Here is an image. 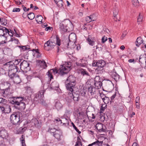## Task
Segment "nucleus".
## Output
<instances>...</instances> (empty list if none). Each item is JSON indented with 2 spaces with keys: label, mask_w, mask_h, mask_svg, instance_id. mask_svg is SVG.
Returning <instances> with one entry per match:
<instances>
[{
  "label": "nucleus",
  "mask_w": 146,
  "mask_h": 146,
  "mask_svg": "<svg viewBox=\"0 0 146 146\" xmlns=\"http://www.w3.org/2000/svg\"><path fill=\"white\" fill-rule=\"evenodd\" d=\"M44 86L42 87V89L39 91L37 93L34 94V100L36 101L40 102V103L43 106L47 107L48 104L46 103V101L44 100V93L45 92L46 90L44 89Z\"/></svg>",
  "instance_id": "obj_1"
},
{
  "label": "nucleus",
  "mask_w": 146,
  "mask_h": 146,
  "mask_svg": "<svg viewBox=\"0 0 146 146\" xmlns=\"http://www.w3.org/2000/svg\"><path fill=\"white\" fill-rule=\"evenodd\" d=\"M22 114L20 112H14L10 116V121L13 125H19L22 121Z\"/></svg>",
  "instance_id": "obj_2"
},
{
  "label": "nucleus",
  "mask_w": 146,
  "mask_h": 146,
  "mask_svg": "<svg viewBox=\"0 0 146 146\" xmlns=\"http://www.w3.org/2000/svg\"><path fill=\"white\" fill-rule=\"evenodd\" d=\"M76 84V78L74 76L70 75L68 76L65 81V84L67 90H72Z\"/></svg>",
  "instance_id": "obj_3"
},
{
  "label": "nucleus",
  "mask_w": 146,
  "mask_h": 146,
  "mask_svg": "<svg viewBox=\"0 0 146 146\" xmlns=\"http://www.w3.org/2000/svg\"><path fill=\"white\" fill-rule=\"evenodd\" d=\"M71 66V64L70 62H65V64L60 66V73L62 75L66 74L70 70Z\"/></svg>",
  "instance_id": "obj_4"
},
{
  "label": "nucleus",
  "mask_w": 146,
  "mask_h": 146,
  "mask_svg": "<svg viewBox=\"0 0 146 146\" xmlns=\"http://www.w3.org/2000/svg\"><path fill=\"white\" fill-rule=\"evenodd\" d=\"M11 62H8L4 64L6 65L9 67V72L8 74L10 73V74H15L16 72L18 71L19 68L18 66L15 65V64H11Z\"/></svg>",
  "instance_id": "obj_5"
},
{
  "label": "nucleus",
  "mask_w": 146,
  "mask_h": 146,
  "mask_svg": "<svg viewBox=\"0 0 146 146\" xmlns=\"http://www.w3.org/2000/svg\"><path fill=\"white\" fill-rule=\"evenodd\" d=\"M20 69L24 72L27 73L31 70L29 64L26 60H24L19 65Z\"/></svg>",
  "instance_id": "obj_6"
},
{
  "label": "nucleus",
  "mask_w": 146,
  "mask_h": 146,
  "mask_svg": "<svg viewBox=\"0 0 146 146\" xmlns=\"http://www.w3.org/2000/svg\"><path fill=\"white\" fill-rule=\"evenodd\" d=\"M9 103L13 104L16 105L19 104L20 102L25 101V99L21 96L12 97H10Z\"/></svg>",
  "instance_id": "obj_7"
},
{
  "label": "nucleus",
  "mask_w": 146,
  "mask_h": 146,
  "mask_svg": "<svg viewBox=\"0 0 146 146\" xmlns=\"http://www.w3.org/2000/svg\"><path fill=\"white\" fill-rule=\"evenodd\" d=\"M8 76L10 79L12 80L14 83L17 84H20L22 81L20 76L18 75H17L16 74H10V73L8 74Z\"/></svg>",
  "instance_id": "obj_8"
},
{
  "label": "nucleus",
  "mask_w": 146,
  "mask_h": 146,
  "mask_svg": "<svg viewBox=\"0 0 146 146\" xmlns=\"http://www.w3.org/2000/svg\"><path fill=\"white\" fill-rule=\"evenodd\" d=\"M68 93V95L70 97V98L73 100L75 102L78 101L79 100V97L80 96L78 92H74L73 90H69Z\"/></svg>",
  "instance_id": "obj_9"
},
{
  "label": "nucleus",
  "mask_w": 146,
  "mask_h": 146,
  "mask_svg": "<svg viewBox=\"0 0 146 146\" xmlns=\"http://www.w3.org/2000/svg\"><path fill=\"white\" fill-rule=\"evenodd\" d=\"M67 25L66 24L65 21H63L60 23L59 25V28L61 33H63L67 31L68 30L67 28Z\"/></svg>",
  "instance_id": "obj_10"
},
{
  "label": "nucleus",
  "mask_w": 146,
  "mask_h": 146,
  "mask_svg": "<svg viewBox=\"0 0 146 146\" xmlns=\"http://www.w3.org/2000/svg\"><path fill=\"white\" fill-rule=\"evenodd\" d=\"M56 46V44L55 41L51 39L47 41L45 44L44 45V48L46 46H49L51 48H54L55 46Z\"/></svg>",
  "instance_id": "obj_11"
},
{
  "label": "nucleus",
  "mask_w": 146,
  "mask_h": 146,
  "mask_svg": "<svg viewBox=\"0 0 146 146\" xmlns=\"http://www.w3.org/2000/svg\"><path fill=\"white\" fill-rule=\"evenodd\" d=\"M25 101L26 100H25V101H23L20 102L19 104H17L16 106H15V108L20 110H24L25 109L26 106V104L25 102Z\"/></svg>",
  "instance_id": "obj_12"
},
{
  "label": "nucleus",
  "mask_w": 146,
  "mask_h": 146,
  "mask_svg": "<svg viewBox=\"0 0 146 146\" xmlns=\"http://www.w3.org/2000/svg\"><path fill=\"white\" fill-rule=\"evenodd\" d=\"M97 79H100V77L99 76H96L94 80V85L95 87V88L97 89H100L101 88V86L102 85V83L101 82V81L97 80Z\"/></svg>",
  "instance_id": "obj_13"
},
{
  "label": "nucleus",
  "mask_w": 146,
  "mask_h": 146,
  "mask_svg": "<svg viewBox=\"0 0 146 146\" xmlns=\"http://www.w3.org/2000/svg\"><path fill=\"white\" fill-rule=\"evenodd\" d=\"M96 127L99 132L106 131V127L102 123H98L96 124Z\"/></svg>",
  "instance_id": "obj_14"
},
{
  "label": "nucleus",
  "mask_w": 146,
  "mask_h": 146,
  "mask_svg": "<svg viewBox=\"0 0 146 146\" xmlns=\"http://www.w3.org/2000/svg\"><path fill=\"white\" fill-rule=\"evenodd\" d=\"M62 134V131L60 130H57L55 133L53 134V135L58 141H60L61 137L63 136Z\"/></svg>",
  "instance_id": "obj_15"
},
{
  "label": "nucleus",
  "mask_w": 146,
  "mask_h": 146,
  "mask_svg": "<svg viewBox=\"0 0 146 146\" xmlns=\"http://www.w3.org/2000/svg\"><path fill=\"white\" fill-rule=\"evenodd\" d=\"M9 136V134L7 130L4 129L0 131V137L3 139H7Z\"/></svg>",
  "instance_id": "obj_16"
},
{
  "label": "nucleus",
  "mask_w": 146,
  "mask_h": 146,
  "mask_svg": "<svg viewBox=\"0 0 146 146\" xmlns=\"http://www.w3.org/2000/svg\"><path fill=\"white\" fill-rule=\"evenodd\" d=\"M36 62L38 66H40L42 68L45 69L47 67L46 62L44 60L42 61L40 60H36Z\"/></svg>",
  "instance_id": "obj_17"
},
{
  "label": "nucleus",
  "mask_w": 146,
  "mask_h": 146,
  "mask_svg": "<svg viewBox=\"0 0 146 146\" xmlns=\"http://www.w3.org/2000/svg\"><path fill=\"white\" fill-rule=\"evenodd\" d=\"M76 35L74 33H71L69 36L68 38L69 40V42H72L74 43L75 40L76 39ZM69 43H68V46H69Z\"/></svg>",
  "instance_id": "obj_18"
},
{
  "label": "nucleus",
  "mask_w": 146,
  "mask_h": 146,
  "mask_svg": "<svg viewBox=\"0 0 146 146\" xmlns=\"http://www.w3.org/2000/svg\"><path fill=\"white\" fill-rule=\"evenodd\" d=\"M31 122L36 127L39 128L41 126V122L36 119H33L31 120Z\"/></svg>",
  "instance_id": "obj_19"
},
{
  "label": "nucleus",
  "mask_w": 146,
  "mask_h": 146,
  "mask_svg": "<svg viewBox=\"0 0 146 146\" xmlns=\"http://www.w3.org/2000/svg\"><path fill=\"white\" fill-rule=\"evenodd\" d=\"M51 88L54 90H57L59 87L58 83L54 81L52 82L50 84Z\"/></svg>",
  "instance_id": "obj_20"
},
{
  "label": "nucleus",
  "mask_w": 146,
  "mask_h": 146,
  "mask_svg": "<svg viewBox=\"0 0 146 146\" xmlns=\"http://www.w3.org/2000/svg\"><path fill=\"white\" fill-rule=\"evenodd\" d=\"M10 88L9 87L7 88L6 89L1 90L2 95L4 97H5L9 94V91Z\"/></svg>",
  "instance_id": "obj_21"
},
{
  "label": "nucleus",
  "mask_w": 146,
  "mask_h": 146,
  "mask_svg": "<svg viewBox=\"0 0 146 146\" xmlns=\"http://www.w3.org/2000/svg\"><path fill=\"white\" fill-rule=\"evenodd\" d=\"M112 77L115 81L117 82L119 80L120 76L116 72H113L111 74Z\"/></svg>",
  "instance_id": "obj_22"
},
{
  "label": "nucleus",
  "mask_w": 146,
  "mask_h": 146,
  "mask_svg": "<svg viewBox=\"0 0 146 146\" xmlns=\"http://www.w3.org/2000/svg\"><path fill=\"white\" fill-rule=\"evenodd\" d=\"M55 106L56 108L58 110L62 108V105L59 101H58L56 102Z\"/></svg>",
  "instance_id": "obj_23"
},
{
  "label": "nucleus",
  "mask_w": 146,
  "mask_h": 146,
  "mask_svg": "<svg viewBox=\"0 0 146 146\" xmlns=\"http://www.w3.org/2000/svg\"><path fill=\"white\" fill-rule=\"evenodd\" d=\"M143 39L141 37H139L137 38L135 42V44L137 46L139 47L143 43Z\"/></svg>",
  "instance_id": "obj_24"
},
{
  "label": "nucleus",
  "mask_w": 146,
  "mask_h": 146,
  "mask_svg": "<svg viewBox=\"0 0 146 146\" xmlns=\"http://www.w3.org/2000/svg\"><path fill=\"white\" fill-rule=\"evenodd\" d=\"M0 30H1L2 31V33H5V34L8 33L9 36H11V35L9 34L10 31L6 27H3L2 26H0Z\"/></svg>",
  "instance_id": "obj_25"
},
{
  "label": "nucleus",
  "mask_w": 146,
  "mask_h": 146,
  "mask_svg": "<svg viewBox=\"0 0 146 146\" xmlns=\"http://www.w3.org/2000/svg\"><path fill=\"white\" fill-rule=\"evenodd\" d=\"M95 88H94L92 86H90V87L88 88V90L89 92L91 94V95L94 94L95 92Z\"/></svg>",
  "instance_id": "obj_26"
},
{
  "label": "nucleus",
  "mask_w": 146,
  "mask_h": 146,
  "mask_svg": "<svg viewBox=\"0 0 146 146\" xmlns=\"http://www.w3.org/2000/svg\"><path fill=\"white\" fill-rule=\"evenodd\" d=\"M96 72L98 74H102L104 72L103 67H98L96 69Z\"/></svg>",
  "instance_id": "obj_27"
},
{
  "label": "nucleus",
  "mask_w": 146,
  "mask_h": 146,
  "mask_svg": "<svg viewBox=\"0 0 146 146\" xmlns=\"http://www.w3.org/2000/svg\"><path fill=\"white\" fill-rule=\"evenodd\" d=\"M97 67H104V66L105 65V61L103 60H101V61H99L98 62Z\"/></svg>",
  "instance_id": "obj_28"
},
{
  "label": "nucleus",
  "mask_w": 146,
  "mask_h": 146,
  "mask_svg": "<svg viewBox=\"0 0 146 146\" xmlns=\"http://www.w3.org/2000/svg\"><path fill=\"white\" fill-rule=\"evenodd\" d=\"M25 127H21L18 129L17 131V133L18 134H22L25 131L26 129Z\"/></svg>",
  "instance_id": "obj_29"
},
{
  "label": "nucleus",
  "mask_w": 146,
  "mask_h": 146,
  "mask_svg": "<svg viewBox=\"0 0 146 146\" xmlns=\"http://www.w3.org/2000/svg\"><path fill=\"white\" fill-rule=\"evenodd\" d=\"M43 17L40 15H38L36 18V21L38 23L42 22Z\"/></svg>",
  "instance_id": "obj_30"
},
{
  "label": "nucleus",
  "mask_w": 146,
  "mask_h": 146,
  "mask_svg": "<svg viewBox=\"0 0 146 146\" xmlns=\"http://www.w3.org/2000/svg\"><path fill=\"white\" fill-rule=\"evenodd\" d=\"M102 99L105 104H107L109 103L110 99L109 97L105 96L104 98H103Z\"/></svg>",
  "instance_id": "obj_31"
},
{
  "label": "nucleus",
  "mask_w": 146,
  "mask_h": 146,
  "mask_svg": "<svg viewBox=\"0 0 146 146\" xmlns=\"http://www.w3.org/2000/svg\"><path fill=\"white\" fill-rule=\"evenodd\" d=\"M33 52L35 51V52L37 54L36 56V57L37 58H39L41 56V54H40L38 49H33L32 50Z\"/></svg>",
  "instance_id": "obj_32"
},
{
  "label": "nucleus",
  "mask_w": 146,
  "mask_h": 146,
  "mask_svg": "<svg viewBox=\"0 0 146 146\" xmlns=\"http://www.w3.org/2000/svg\"><path fill=\"white\" fill-rule=\"evenodd\" d=\"M11 106L9 105H7L6 106V107L5 108V113H8L11 112Z\"/></svg>",
  "instance_id": "obj_33"
},
{
  "label": "nucleus",
  "mask_w": 146,
  "mask_h": 146,
  "mask_svg": "<svg viewBox=\"0 0 146 146\" xmlns=\"http://www.w3.org/2000/svg\"><path fill=\"white\" fill-rule=\"evenodd\" d=\"M81 74L83 76L86 75L90 76L88 72L85 69H82L81 71Z\"/></svg>",
  "instance_id": "obj_34"
},
{
  "label": "nucleus",
  "mask_w": 146,
  "mask_h": 146,
  "mask_svg": "<svg viewBox=\"0 0 146 146\" xmlns=\"http://www.w3.org/2000/svg\"><path fill=\"white\" fill-rule=\"evenodd\" d=\"M7 20L4 18H0V23L2 25H6L7 24Z\"/></svg>",
  "instance_id": "obj_35"
},
{
  "label": "nucleus",
  "mask_w": 146,
  "mask_h": 146,
  "mask_svg": "<svg viewBox=\"0 0 146 146\" xmlns=\"http://www.w3.org/2000/svg\"><path fill=\"white\" fill-rule=\"evenodd\" d=\"M28 17L30 20L33 19L35 17L34 14L33 13H30L28 14Z\"/></svg>",
  "instance_id": "obj_36"
},
{
  "label": "nucleus",
  "mask_w": 146,
  "mask_h": 146,
  "mask_svg": "<svg viewBox=\"0 0 146 146\" xmlns=\"http://www.w3.org/2000/svg\"><path fill=\"white\" fill-rule=\"evenodd\" d=\"M56 42H55L56 45H57L58 46H60L61 44V40L58 36L56 35Z\"/></svg>",
  "instance_id": "obj_37"
},
{
  "label": "nucleus",
  "mask_w": 146,
  "mask_h": 146,
  "mask_svg": "<svg viewBox=\"0 0 146 146\" xmlns=\"http://www.w3.org/2000/svg\"><path fill=\"white\" fill-rule=\"evenodd\" d=\"M81 62V63H80V64L81 65H80L81 66L84 67L87 65V62L86 60L82 59Z\"/></svg>",
  "instance_id": "obj_38"
},
{
  "label": "nucleus",
  "mask_w": 146,
  "mask_h": 146,
  "mask_svg": "<svg viewBox=\"0 0 146 146\" xmlns=\"http://www.w3.org/2000/svg\"><path fill=\"white\" fill-rule=\"evenodd\" d=\"M52 73V72L51 70L48 71V72L47 73V75L49 78V79L50 80H51V79H53V77Z\"/></svg>",
  "instance_id": "obj_39"
},
{
  "label": "nucleus",
  "mask_w": 146,
  "mask_h": 146,
  "mask_svg": "<svg viewBox=\"0 0 146 146\" xmlns=\"http://www.w3.org/2000/svg\"><path fill=\"white\" fill-rule=\"evenodd\" d=\"M57 130L55 128H49L48 131L51 133L54 134Z\"/></svg>",
  "instance_id": "obj_40"
},
{
  "label": "nucleus",
  "mask_w": 146,
  "mask_h": 146,
  "mask_svg": "<svg viewBox=\"0 0 146 146\" xmlns=\"http://www.w3.org/2000/svg\"><path fill=\"white\" fill-rule=\"evenodd\" d=\"M132 4L135 6H137L139 5V2L138 0H132Z\"/></svg>",
  "instance_id": "obj_41"
},
{
  "label": "nucleus",
  "mask_w": 146,
  "mask_h": 146,
  "mask_svg": "<svg viewBox=\"0 0 146 146\" xmlns=\"http://www.w3.org/2000/svg\"><path fill=\"white\" fill-rule=\"evenodd\" d=\"M139 62L142 64L144 62H145V66H146V58H140V57Z\"/></svg>",
  "instance_id": "obj_42"
},
{
  "label": "nucleus",
  "mask_w": 146,
  "mask_h": 146,
  "mask_svg": "<svg viewBox=\"0 0 146 146\" xmlns=\"http://www.w3.org/2000/svg\"><path fill=\"white\" fill-rule=\"evenodd\" d=\"M72 126L75 129V130L79 134H80L81 133V132L78 129L77 127L75 126L74 124L73 123H72Z\"/></svg>",
  "instance_id": "obj_43"
},
{
  "label": "nucleus",
  "mask_w": 146,
  "mask_h": 146,
  "mask_svg": "<svg viewBox=\"0 0 146 146\" xmlns=\"http://www.w3.org/2000/svg\"><path fill=\"white\" fill-rule=\"evenodd\" d=\"M107 106V105L105 104H102L100 108V111L101 112H103L106 109V107Z\"/></svg>",
  "instance_id": "obj_44"
},
{
  "label": "nucleus",
  "mask_w": 146,
  "mask_h": 146,
  "mask_svg": "<svg viewBox=\"0 0 146 146\" xmlns=\"http://www.w3.org/2000/svg\"><path fill=\"white\" fill-rule=\"evenodd\" d=\"M52 70V72L54 73V74H56V73H58L59 75H60L61 76H62L63 75H62L60 74V73L59 72L60 71V68L58 70H57V69H52L50 70Z\"/></svg>",
  "instance_id": "obj_45"
},
{
  "label": "nucleus",
  "mask_w": 146,
  "mask_h": 146,
  "mask_svg": "<svg viewBox=\"0 0 146 146\" xmlns=\"http://www.w3.org/2000/svg\"><path fill=\"white\" fill-rule=\"evenodd\" d=\"M119 12L118 9L117 8H116L113 11V16H117L118 15Z\"/></svg>",
  "instance_id": "obj_46"
},
{
  "label": "nucleus",
  "mask_w": 146,
  "mask_h": 146,
  "mask_svg": "<svg viewBox=\"0 0 146 146\" xmlns=\"http://www.w3.org/2000/svg\"><path fill=\"white\" fill-rule=\"evenodd\" d=\"M88 42H89V44L93 46L95 43V42L94 41L92 40L91 39H89V38H88L87 39Z\"/></svg>",
  "instance_id": "obj_47"
},
{
  "label": "nucleus",
  "mask_w": 146,
  "mask_h": 146,
  "mask_svg": "<svg viewBox=\"0 0 146 146\" xmlns=\"http://www.w3.org/2000/svg\"><path fill=\"white\" fill-rule=\"evenodd\" d=\"M63 2L62 0H60L58 2V3H56L58 6L59 7H61L63 6Z\"/></svg>",
  "instance_id": "obj_48"
},
{
  "label": "nucleus",
  "mask_w": 146,
  "mask_h": 146,
  "mask_svg": "<svg viewBox=\"0 0 146 146\" xmlns=\"http://www.w3.org/2000/svg\"><path fill=\"white\" fill-rule=\"evenodd\" d=\"M116 92H115V93L113 94L111 97V100L110 101V104H111L112 102H113V100L114 99V98L116 96Z\"/></svg>",
  "instance_id": "obj_49"
},
{
  "label": "nucleus",
  "mask_w": 146,
  "mask_h": 146,
  "mask_svg": "<svg viewBox=\"0 0 146 146\" xmlns=\"http://www.w3.org/2000/svg\"><path fill=\"white\" fill-rule=\"evenodd\" d=\"M33 76H35V77L38 78H40V76L38 73L35 72H33Z\"/></svg>",
  "instance_id": "obj_50"
},
{
  "label": "nucleus",
  "mask_w": 146,
  "mask_h": 146,
  "mask_svg": "<svg viewBox=\"0 0 146 146\" xmlns=\"http://www.w3.org/2000/svg\"><path fill=\"white\" fill-rule=\"evenodd\" d=\"M21 61V59H17L16 60L15 62L13 63V64H15V65L17 66L19 65V64L20 62Z\"/></svg>",
  "instance_id": "obj_51"
},
{
  "label": "nucleus",
  "mask_w": 146,
  "mask_h": 146,
  "mask_svg": "<svg viewBox=\"0 0 146 146\" xmlns=\"http://www.w3.org/2000/svg\"><path fill=\"white\" fill-rule=\"evenodd\" d=\"M143 20V17L142 16L140 15V13H139V15L137 18V22H141Z\"/></svg>",
  "instance_id": "obj_52"
},
{
  "label": "nucleus",
  "mask_w": 146,
  "mask_h": 146,
  "mask_svg": "<svg viewBox=\"0 0 146 146\" xmlns=\"http://www.w3.org/2000/svg\"><path fill=\"white\" fill-rule=\"evenodd\" d=\"M107 40V37L105 36H103L102 38V42L104 43Z\"/></svg>",
  "instance_id": "obj_53"
},
{
  "label": "nucleus",
  "mask_w": 146,
  "mask_h": 146,
  "mask_svg": "<svg viewBox=\"0 0 146 146\" xmlns=\"http://www.w3.org/2000/svg\"><path fill=\"white\" fill-rule=\"evenodd\" d=\"M62 119L63 124H65L68 122V120L66 118H62Z\"/></svg>",
  "instance_id": "obj_54"
},
{
  "label": "nucleus",
  "mask_w": 146,
  "mask_h": 146,
  "mask_svg": "<svg viewBox=\"0 0 146 146\" xmlns=\"http://www.w3.org/2000/svg\"><path fill=\"white\" fill-rule=\"evenodd\" d=\"M6 100L2 98H0V103L5 104L6 102Z\"/></svg>",
  "instance_id": "obj_55"
},
{
  "label": "nucleus",
  "mask_w": 146,
  "mask_h": 146,
  "mask_svg": "<svg viewBox=\"0 0 146 146\" xmlns=\"http://www.w3.org/2000/svg\"><path fill=\"white\" fill-rule=\"evenodd\" d=\"M19 47L21 48H22V49L23 50H28L29 49V48H27L25 46H19Z\"/></svg>",
  "instance_id": "obj_56"
},
{
  "label": "nucleus",
  "mask_w": 146,
  "mask_h": 146,
  "mask_svg": "<svg viewBox=\"0 0 146 146\" xmlns=\"http://www.w3.org/2000/svg\"><path fill=\"white\" fill-rule=\"evenodd\" d=\"M127 34V33L126 31H124L123 33L122 34V35L121 36V38L122 39H123V38L125 37V36H126Z\"/></svg>",
  "instance_id": "obj_57"
},
{
  "label": "nucleus",
  "mask_w": 146,
  "mask_h": 146,
  "mask_svg": "<svg viewBox=\"0 0 146 146\" xmlns=\"http://www.w3.org/2000/svg\"><path fill=\"white\" fill-rule=\"evenodd\" d=\"M69 97V96H68V97L66 98V100L67 102L68 103H70L72 101V99H71V98H70Z\"/></svg>",
  "instance_id": "obj_58"
},
{
  "label": "nucleus",
  "mask_w": 146,
  "mask_h": 146,
  "mask_svg": "<svg viewBox=\"0 0 146 146\" xmlns=\"http://www.w3.org/2000/svg\"><path fill=\"white\" fill-rule=\"evenodd\" d=\"M81 139L78 137V140L76 142V146H79V145L80 144V142H81Z\"/></svg>",
  "instance_id": "obj_59"
},
{
  "label": "nucleus",
  "mask_w": 146,
  "mask_h": 146,
  "mask_svg": "<svg viewBox=\"0 0 146 146\" xmlns=\"http://www.w3.org/2000/svg\"><path fill=\"white\" fill-rule=\"evenodd\" d=\"M20 9L19 8H15L13 10V12H19L20 11Z\"/></svg>",
  "instance_id": "obj_60"
},
{
  "label": "nucleus",
  "mask_w": 146,
  "mask_h": 146,
  "mask_svg": "<svg viewBox=\"0 0 146 146\" xmlns=\"http://www.w3.org/2000/svg\"><path fill=\"white\" fill-rule=\"evenodd\" d=\"M88 17H86V20L87 23H90L92 21H95V20H90Z\"/></svg>",
  "instance_id": "obj_61"
},
{
  "label": "nucleus",
  "mask_w": 146,
  "mask_h": 146,
  "mask_svg": "<svg viewBox=\"0 0 146 146\" xmlns=\"http://www.w3.org/2000/svg\"><path fill=\"white\" fill-rule=\"evenodd\" d=\"M25 136L23 135H22L20 139V141H22V140L25 141Z\"/></svg>",
  "instance_id": "obj_62"
},
{
  "label": "nucleus",
  "mask_w": 146,
  "mask_h": 146,
  "mask_svg": "<svg viewBox=\"0 0 146 146\" xmlns=\"http://www.w3.org/2000/svg\"><path fill=\"white\" fill-rule=\"evenodd\" d=\"M22 7L23 8V10L25 11L26 12L27 11H29V8L27 9L26 7H25V6L23 5H22Z\"/></svg>",
  "instance_id": "obj_63"
},
{
  "label": "nucleus",
  "mask_w": 146,
  "mask_h": 146,
  "mask_svg": "<svg viewBox=\"0 0 146 146\" xmlns=\"http://www.w3.org/2000/svg\"><path fill=\"white\" fill-rule=\"evenodd\" d=\"M21 142L22 144V146H26L25 143V141H23V140H22V141H21Z\"/></svg>",
  "instance_id": "obj_64"
}]
</instances>
